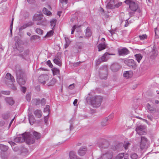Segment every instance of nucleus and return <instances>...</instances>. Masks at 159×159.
<instances>
[{"mask_svg":"<svg viewBox=\"0 0 159 159\" xmlns=\"http://www.w3.org/2000/svg\"><path fill=\"white\" fill-rule=\"evenodd\" d=\"M102 100L101 96H95L91 98L90 102L93 107H98L100 105Z\"/></svg>","mask_w":159,"mask_h":159,"instance_id":"nucleus-1","label":"nucleus"},{"mask_svg":"<svg viewBox=\"0 0 159 159\" xmlns=\"http://www.w3.org/2000/svg\"><path fill=\"white\" fill-rule=\"evenodd\" d=\"M17 82L20 85H23L25 84V81L24 78V74L20 70H17L16 72Z\"/></svg>","mask_w":159,"mask_h":159,"instance_id":"nucleus-2","label":"nucleus"},{"mask_svg":"<svg viewBox=\"0 0 159 159\" xmlns=\"http://www.w3.org/2000/svg\"><path fill=\"white\" fill-rule=\"evenodd\" d=\"M125 2L129 5L130 9L133 11H135L138 8V4L134 0H126Z\"/></svg>","mask_w":159,"mask_h":159,"instance_id":"nucleus-3","label":"nucleus"},{"mask_svg":"<svg viewBox=\"0 0 159 159\" xmlns=\"http://www.w3.org/2000/svg\"><path fill=\"white\" fill-rule=\"evenodd\" d=\"M24 137V141L28 144H32L35 141V139L33 138V136L30 135L28 133L25 134Z\"/></svg>","mask_w":159,"mask_h":159,"instance_id":"nucleus-4","label":"nucleus"},{"mask_svg":"<svg viewBox=\"0 0 159 159\" xmlns=\"http://www.w3.org/2000/svg\"><path fill=\"white\" fill-rule=\"evenodd\" d=\"M48 76L46 74L42 75L39 78V81L43 84H46V82L48 81Z\"/></svg>","mask_w":159,"mask_h":159,"instance_id":"nucleus-5","label":"nucleus"},{"mask_svg":"<svg viewBox=\"0 0 159 159\" xmlns=\"http://www.w3.org/2000/svg\"><path fill=\"white\" fill-rule=\"evenodd\" d=\"M145 127L143 125H139L138 126L136 129L137 133L139 135L144 134H146L145 131Z\"/></svg>","mask_w":159,"mask_h":159,"instance_id":"nucleus-6","label":"nucleus"},{"mask_svg":"<svg viewBox=\"0 0 159 159\" xmlns=\"http://www.w3.org/2000/svg\"><path fill=\"white\" fill-rule=\"evenodd\" d=\"M147 140L143 137H141V142L140 144V148L141 149L146 148L147 147Z\"/></svg>","mask_w":159,"mask_h":159,"instance_id":"nucleus-7","label":"nucleus"},{"mask_svg":"<svg viewBox=\"0 0 159 159\" xmlns=\"http://www.w3.org/2000/svg\"><path fill=\"white\" fill-rule=\"evenodd\" d=\"M125 64L128 66L131 67L133 68H135L136 65L133 59L126 60H125Z\"/></svg>","mask_w":159,"mask_h":159,"instance_id":"nucleus-8","label":"nucleus"},{"mask_svg":"<svg viewBox=\"0 0 159 159\" xmlns=\"http://www.w3.org/2000/svg\"><path fill=\"white\" fill-rule=\"evenodd\" d=\"M114 55V54H108L107 53H104L103 56L101 57L100 60L102 61H106L109 58V55Z\"/></svg>","mask_w":159,"mask_h":159,"instance_id":"nucleus-9","label":"nucleus"},{"mask_svg":"<svg viewBox=\"0 0 159 159\" xmlns=\"http://www.w3.org/2000/svg\"><path fill=\"white\" fill-rule=\"evenodd\" d=\"M133 72L131 70L125 71L123 73V76L126 79L131 78L133 75Z\"/></svg>","mask_w":159,"mask_h":159,"instance_id":"nucleus-10","label":"nucleus"},{"mask_svg":"<svg viewBox=\"0 0 159 159\" xmlns=\"http://www.w3.org/2000/svg\"><path fill=\"white\" fill-rule=\"evenodd\" d=\"M118 53L119 55H125L129 53V51L125 48H123L118 50Z\"/></svg>","mask_w":159,"mask_h":159,"instance_id":"nucleus-11","label":"nucleus"},{"mask_svg":"<svg viewBox=\"0 0 159 159\" xmlns=\"http://www.w3.org/2000/svg\"><path fill=\"white\" fill-rule=\"evenodd\" d=\"M24 134H23L22 135H21L20 137H17L15 138L14 139L15 142L17 143H20L24 141Z\"/></svg>","mask_w":159,"mask_h":159,"instance_id":"nucleus-12","label":"nucleus"},{"mask_svg":"<svg viewBox=\"0 0 159 159\" xmlns=\"http://www.w3.org/2000/svg\"><path fill=\"white\" fill-rule=\"evenodd\" d=\"M114 0H109L107 5V7L108 9H111L115 7Z\"/></svg>","mask_w":159,"mask_h":159,"instance_id":"nucleus-13","label":"nucleus"},{"mask_svg":"<svg viewBox=\"0 0 159 159\" xmlns=\"http://www.w3.org/2000/svg\"><path fill=\"white\" fill-rule=\"evenodd\" d=\"M86 151V148L85 147L80 148L78 151V154L80 156L84 155Z\"/></svg>","mask_w":159,"mask_h":159,"instance_id":"nucleus-14","label":"nucleus"},{"mask_svg":"<svg viewBox=\"0 0 159 159\" xmlns=\"http://www.w3.org/2000/svg\"><path fill=\"white\" fill-rule=\"evenodd\" d=\"M34 114L36 117L41 118L42 115V113L39 110H36L34 112Z\"/></svg>","mask_w":159,"mask_h":159,"instance_id":"nucleus-15","label":"nucleus"},{"mask_svg":"<svg viewBox=\"0 0 159 159\" xmlns=\"http://www.w3.org/2000/svg\"><path fill=\"white\" fill-rule=\"evenodd\" d=\"M98 51H100L103 50L105 49L106 48V45L105 43L99 44L98 46Z\"/></svg>","mask_w":159,"mask_h":159,"instance_id":"nucleus-16","label":"nucleus"},{"mask_svg":"<svg viewBox=\"0 0 159 159\" xmlns=\"http://www.w3.org/2000/svg\"><path fill=\"white\" fill-rule=\"evenodd\" d=\"M108 117H107L102 120L101 123V125L102 126H105L108 124V120H109Z\"/></svg>","mask_w":159,"mask_h":159,"instance_id":"nucleus-17","label":"nucleus"},{"mask_svg":"<svg viewBox=\"0 0 159 159\" xmlns=\"http://www.w3.org/2000/svg\"><path fill=\"white\" fill-rule=\"evenodd\" d=\"M146 107L148 110L151 113H153L156 111V108L152 106L149 103L147 104Z\"/></svg>","mask_w":159,"mask_h":159,"instance_id":"nucleus-18","label":"nucleus"},{"mask_svg":"<svg viewBox=\"0 0 159 159\" xmlns=\"http://www.w3.org/2000/svg\"><path fill=\"white\" fill-rule=\"evenodd\" d=\"M111 68L113 71L116 72L119 69V66L117 64H114L111 65Z\"/></svg>","mask_w":159,"mask_h":159,"instance_id":"nucleus-19","label":"nucleus"},{"mask_svg":"<svg viewBox=\"0 0 159 159\" xmlns=\"http://www.w3.org/2000/svg\"><path fill=\"white\" fill-rule=\"evenodd\" d=\"M6 78L7 80H11V81L12 82H15V80L13 76H12L11 74L9 73L7 74Z\"/></svg>","mask_w":159,"mask_h":159,"instance_id":"nucleus-20","label":"nucleus"},{"mask_svg":"<svg viewBox=\"0 0 159 159\" xmlns=\"http://www.w3.org/2000/svg\"><path fill=\"white\" fill-rule=\"evenodd\" d=\"M32 25L31 23H28L26 24H24L22 26H21L19 29V30L21 31L23 30L26 28L28 26H30Z\"/></svg>","mask_w":159,"mask_h":159,"instance_id":"nucleus-21","label":"nucleus"},{"mask_svg":"<svg viewBox=\"0 0 159 159\" xmlns=\"http://www.w3.org/2000/svg\"><path fill=\"white\" fill-rule=\"evenodd\" d=\"M33 136L37 139H39L41 136V134L39 133L34 131L33 133Z\"/></svg>","mask_w":159,"mask_h":159,"instance_id":"nucleus-22","label":"nucleus"},{"mask_svg":"<svg viewBox=\"0 0 159 159\" xmlns=\"http://www.w3.org/2000/svg\"><path fill=\"white\" fill-rule=\"evenodd\" d=\"M134 56L136 58V60L139 63L143 58L142 55L140 54H138L135 55Z\"/></svg>","mask_w":159,"mask_h":159,"instance_id":"nucleus-23","label":"nucleus"},{"mask_svg":"<svg viewBox=\"0 0 159 159\" xmlns=\"http://www.w3.org/2000/svg\"><path fill=\"white\" fill-rule=\"evenodd\" d=\"M5 100L7 103L10 105H13L14 103V101L11 98H6Z\"/></svg>","mask_w":159,"mask_h":159,"instance_id":"nucleus-24","label":"nucleus"},{"mask_svg":"<svg viewBox=\"0 0 159 159\" xmlns=\"http://www.w3.org/2000/svg\"><path fill=\"white\" fill-rule=\"evenodd\" d=\"M86 36L87 37H89L92 34L91 31L89 28L87 27L86 29L85 32Z\"/></svg>","mask_w":159,"mask_h":159,"instance_id":"nucleus-25","label":"nucleus"},{"mask_svg":"<svg viewBox=\"0 0 159 159\" xmlns=\"http://www.w3.org/2000/svg\"><path fill=\"white\" fill-rule=\"evenodd\" d=\"M69 156L70 159H77L76 156L73 152L71 151L70 152Z\"/></svg>","mask_w":159,"mask_h":159,"instance_id":"nucleus-26","label":"nucleus"},{"mask_svg":"<svg viewBox=\"0 0 159 159\" xmlns=\"http://www.w3.org/2000/svg\"><path fill=\"white\" fill-rule=\"evenodd\" d=\"M43 11L45 14L47 16H50L52 14L51 12L50 11H48L47 9L45 7H44L43 9Z\"/></svg>","mask_w":159,"mask_h":159,"instance_id":"nucleus-27","label":"nucleus"},{"mask_svg":"<svg viewBox=\"0 0 159 159\" xmlns=\"http://www.w3.org/2000/svg\"><path fill=\"white\" fill-rule=\"evenodd\" d=\"M56 21L57 20L56 19H53L50 21V25L52 29H53L55 25Z\"/></svg>","mask_w":159,"mask_h":159,"instance_id":"nucleus-28","label":"nucleus"},{"mask_svg":"<svg viewBox=\"0 0 159 159\" xmlns=\"http://www.w3.org/2000/svg\"><path fill=\"white\" fill-rule=\"evenodd\" d=\"M29 118L30 123L31 125V122L33 123L34 120V117L32 113L29 114Z\"/></svg>","mask_w":159,"mask_h":159,"instance_id":"nucleus-29","label":"nucleus"},{"mask_svg":"<svg viewBox=\"0 0 159 159\" xmlns=\"http://www.w3.org/2000/svg\"><path fill=\"white\" fill-rule=\"evenodd\" d=\"M66 43L65 44L64 47L65 48H67L70 43V41L67 38L65 37Z\"/></svg>","mask_w":159,"mask_h":159,"instance_id":"nucleus-30","label":"nucleus"},{"mask_svg":"<svg viewBox=\"0 0 159 159\" xmlns=\"http://www.w3.org/2000/svg\"><path fill=\"white\" fill-rule=\"evenodd\" d=\"M53 61L55 63L58 65V66H60L61 65V62L60 60L59 59H57V58H54L53 59Z\"/></svg>","mask_w":159,"mask_h":159,"instance_id":"nucleus-31","label":"nucleus"},{"mask_svg":"<svg viewBox=\"0 0 159 159\" xmlns=\"http://www.w3.org/2000/svg\"><path fill=\"white\" fill-rule=\"evenodd\" d=\"M53 75H55L59 74V70L57 68H54L52 70Z\"/></svg>","mask_w":159,"mask_h":159,"instance_id":"nucleus-32","label":"nucleus"},{"mask_svg":"<svg viewBox=\"0 0 159 159\" xmlns=\"http://www.w3.org/2000/svg\"><path fill=\"white\" fill-rule=\"evenodd\" d=\"M32 102L33 104L35 105H37L40 103V101L39 99H34L32 100Z\"/></svg>","mask_w":159,"mask_h":159,"instance_id":"nucleus-33","label":"nucleus"},{"mask_svg":"<svg viewBox=\"0 0 159 159\" xmlns=\"http://www.w3.org/2000/svg\"><path fill=\"white\" fill-rule=\"evenodd\" d=\"M49 105H47L44 110V112L46 113L47 116H48L49 114Z\"/></svg>","mask_w":159,"mask_h":159,"instance_id":"nucleus-34","label":"nucleus"},{"mask_svg":"<svg viewBox=\"0 0 159 159\" xmlns=\"http://www.w3.org/2000/svg\"><path fill=\"white\" fill-rule=\"evenodd\" d=\"M42 16L41 15H35L34 16V20H39L41 19Z\"/></svg>","mask_w":159,"mask_h":159,"instance_id":"nucleus-35","label":"nucleus"},{"mask_svg":"<svg viewBox=\"0 0 159 159\" xmlns=\"http://www.w3.org/2000/svg\"><path fill=\"white\" fill-rule=\"evenodd\" d=\"M54 31L53 30H51L48 32L46 35L45 36L46 37H49L52 36L53 34Z\"/></svg>","mask_w":159,"mask_h":159,"instance_id":"nucleus-36","label":"nucleus"},{"mask_svg":"<svg viewBox=\"0 0 159 159\" xmlns=\"http://www.w3.org/2000/svg\"><path fill=\"white\" fill-rule=\"evenodd\" d=\"M150 55L152 57L155 56L156 55V52L155 47H153L152 52L150 53Z\"/></svg>","mask_w":159,"mask_h":159,"instance_id":"nucleus-37","label":"nucleus"},{"mask_svg":"<svg viewBox=\"0 0 159 159\" xmlns=\"http://www.w3.org/2000/svg\"><path fill=\"white\" fill-rule=\"evenodd\" d=\"M124 156V153H120L116 156V159H122Z\"/></svg>","mask_w":159,"mask_h":159,"instance_id":"nucleus-38","label":"nucleus"},{"mask_svg":"<svg viewBox=\"0 0 159 159\" xmlns=\"http://www.w3.org/2000/svg\"><path fill=\"white\" fill-rule=\"evenodd\" d=\"M0 149L2 151H5L7 149V146L2 144H0Z\"/></svg>","mask_w":159,"mask_h":159,"instance_id":"nucleus-39","label":"nucleus"},{"mask_svg":"<svg viewBox=\"0 0 159 159\" xmlns=\"http://www.w3.org/2000/svg\"><path fill=\"white\" fill-rule=\"evenodd\" d=\"M56 82V80L55 79H52L50 83L47 84L48 86H51L54 84Z\"/></svg>","mask_w":159,"mask_h":159,"instance_id":"nucleus-40","label":"nucleus"},{"mask_svg":"<svg viewBox=\"0 0 159 159\" xmlns=\"http://www.w3.org/2000/svg\"><path fill=\"white\" fill-rule=\"evenodd\" d=\"M139 37L141 40H143L147 38V36L146 34H143L142 35H139Z\"/></svg>","mask_w":159,"mask_h":159,"instance_id":"nucleus-41","label":"nucleus"},{"mask_svg":"<svg viewBox=\"0 0 159 159\" xmlns=\"http://www.w3.org/2000/svg\"><path fill=\"white\" fill-rule=\"evenodd\" d=\"M36 32L38 34H42L43 33V31L40 29H37L36 30Z\"/></svg>","mask_w":159,"mask_h":159,"instance_id":"nucleus-42","label":"nucleus"},{"mask_svg":"<svg viewBox=\"0 0 159 159\" xmlns=\"http://www.w3.org/2000/svg\"><path fill=\"white\" fill-rule=\"evenodd\" d=\"M131 157L132 159H136L138 157V156L136 153H133L131 155Z\"/></svg>","mask_w":159,"mask_h":159,"instance_id":"nucleus-43","label":"nucleus"},{"mask_svg":"<svg viewBox=\"0 0 159 159\" xmlns=\"http://www.w3.org/2000/svg\"><path fill=\"white\" fill-rule=\"evenodd\" d=\"M39 38V36H37V35H33L30 38V40H36L38 39Z\"/></svg>","mask_w":159,"mask_h":159,"instance_id":"nucleus-44","label":"nucleus"},{"mask_svg":"<svg viewBox=\"0 0 159 159\" xmlns=\"http://www.w3.org/2000/svg\"><path fill=\"white\" fill-rule=\"evenodd\" d=\"M26 99L28 101H30L31 99V95L30 94H28L26 96Z\"/></svg>","mask_w":159,"mask_h":159,"instance_id":"nucleus-45","label":"nucleus"},{"mask_svg":"<svg viewBox=\"0 0 159 159\" xmlns=\"http://www.w3.org/2000/svg\"><path fill=\"white\" fill-rule=\"evenodd\" d=\"M60 1L63 4H66L68 2V0H60Z\"/></svg>","mask_w":159,"mask_h":159,"instance_id":"nucleus-46","label":"nucleus"},{"mask_svg":"<svg viewBox=\"0 0 159 159\" xmlns=\"http://www.w3.org/2000/svg\"><path fill=\"white\" fill-rule=\"evenodd\" d=\"M47 64L50 67H52V65L50 60H48L47 61Z\"/></svg>","mask_w":159,"mask_h":159,"instance_id":"nucleus-47","label":"nucleus"},{"mask_svg":"<svg viewBox=\"0 0 159 159\" xmlns=\"http://www.w3.org/2000/svg\"><path fill=\"white\" fill-rule=\"evenodd\" d=\"M130 145V144L129 143H127L125 144L124 146V147L125 148V149H128V146Z\"/></svg>","mask_w":159,"mask_h":159,"instance_id":"nucleus-48","label":"nucleus"},{"mask_svg":"<svg viewBox=\"0 0 159 159\" xmlns=\"http://www.w3.org/2000/svg\"><path fill=\"white\" fill-rule=\"evenodd\" d=\"M122 4V2H119L116 3V4H115V7H118L120 6H121Z\"/></svg>","mask_w":159,"mask_h":159,"instance_id":"nucleus-49","label":"nucleus"},{"mask_svg":"<svg viewBox=\"0 0 159 159\" xmlns=\"http://www.w3.org/2000/svg\"><path fill=\"white\" fill-rule=\"evenodd\" d=\"M76 25H74V26H73V27H72V30L71 31V34H73L74 32V31L75 30V29H76Z\"/></svg>","mask_w":159,"mask_h":159,"instance_id":"nucleus-50","label":"nucleus"},{"mask_svg":"<svg viewBox=\"0 0 159 159\" xmlns=\"http://www.w3.org/2000/svg\"><path fill=\"white\" fill-rule=\"evenodd\" d=\"M78 100L77 99H75L74 100L73 102V104L75 106H77V102Z\"/></svg>","mask_w":159,"mask_h":159,"instance_id":"nucleus-51","label":"nucleus"},{"mask_svg":"<svg viewBox=\"0 0 159 159\" xmlns=\"http://www.w3.org/2000/svg\"><path fill=\"white\" fill-rule=\"evenodd\" d=\"M13 24V22L11 21V23L10 27V30L11 33H12V26Z\"/></svg>","mask_w":159,"mask_h":159,"instance_id":"nucleus-52","label":"nucleus"},{"mask_svg":"<svg viewBox=\"0 0 159 159\" xmlns=\"http://www.w3.org/2000/svg\"><path fill=\"white\" fill-rule=\"evenodd\" d=\"M21 91L23 93H25L26 91V89L25 88L22 87L21 89Z\"/></svg>","mask_w":159,"mask_h":159,"instance_id":"nucleus-53","label":"nucleus"},{"mask_svg":"<svg viewBox=\"0 0 159 159\" xmlns=\"http://www.w3.org/2000/svg\"><path fill=\"white\" fill-rule=\"evenodd\" d=\"M27 1L30 4L33 3L35 2L34 0H27Z\"/></svg>","mask_w":159,"mask_h":159,"instance_id":"nucleus-54","label":"nucleus"},{"mask_svg":"<svg viewBox=\"0 0 159 159\" xmlns=\"http://www.w3.org/2000/svg\"><path fill=\"white\" fill-rule=\"evenodd\" d=\"M75 87V84H70L69 85V88L71 89H72L74 88Z\"/></svg>","mask_w":159,"mask_h":159,"instance_id":"nucleus-55","label":"nucleus"},{"mask_svg":"<svg viewBox=\"0 0 159 159\" xmlns=\"http://www.w3.org/2000/svg\"><path fill=\"white\" fill-rule=\"evenodd\" d=\"M60 54H58L56 57H55V58H57V59H59V60H60Z\"/></svg>","mask_w":159,"mask_h":159,"instance_id":"nucleus-56","label":"nucleus"},{"mask_svg":"<svg viewBox=\"0 0 159 159\" xmlns=\"http://www.w3.org/2000/svg\"><path fill=\"white\" fill-rule=\"evenodd\" d=\"M45 102V100L44 98H43L42 100H41V103H42V104H44Z\"/></svg>","mask_w":159,"mask_h":159,"instance_id":"nucleus-57","label":"nucleus"},{"mask_svg":"<svg viewBox=\"0 0 159 159\" xmlns=\"http://www.w3.org/2000/svg\"><path fill=\"white\" fill-rule=\"evenodd\" d=\"M154 103L156 104H159V101L157 100H155L154 101Z\"/></svg>","mask_w":159,"mask_h":159,"instance_id":"nucleus-58","label":"nucleus"},{"mask_svg":"<svg viewBox=\"0 0 159 159\" xmlns=\"http://www.w3.org/2000/svg\"><path fill=\"white\" fill-rule=\"evenodd\" d=\"M109 31L110 32V33L111 34V35H112L115 33V31L113 30H109Z\"/></svg>","mask_w":159,"mask_h":159,"instance_id":"nucleus-59","label":"nucleus"},{"mask_svg":"<svg viewBox=\"0 0 159 159\" xmlns=\"http://www.w3.org/2000/svg\"><path fill=\"white\" fill-rule=\"evenodd\" d=\"M3 93L4 94H5L8 95L10 93V92L9 91H8L7 92H3Z\"/></svg>","mask_w":159,"mask_h":159,"instance_id":"nucleus-60","label":"nucleus"},{"mask_svg":"<svg viewBox=\"0 0 159 159\" xmlns=\"http://www.w3.org/2000/svg\"><path fill=\"white\" fill-rule=\"evenodd\" d=\"M61 11H59L57 12V15L59 16V17L60 16L61 14Z\"/></svg>","mask_w":159,"mask_h":159,"instance_id":"nucleus-61","label":"nucleus"},{"mask_svg":"<svg viewBox=\"0 0 159 159\" xmlns=\"http://www.w3.org/2000/svg\"><path fill=\"white\" fill-rule=\"evenodd\" d=\"M101 77L102 79H106L107 78V75L106 74V75L104 77H102V75H101Z\"/></svg>","mask_w":159,"mask_h":159,"instance_id":"nucleus-62","label":"nucleus"},{"mask_svg":"<svg viewBox=\"0 0 159 159\" xmlns=\"http://www.w3.org/2000/svg\"><path fill=\"white\" fill-rule=\"evenodd\" d=\"M48 116H47V115H46L45 117L44 118V120L45 122H46V121H47L48 120V117H47Z\"/></svg>","mask_w":159,"mask_h":159,"instance_id":"nucleus-63","label":"nucleus"},{"mask_svg":"<svg viewBox=\"0 0 159 159\" xmlns=\"http://www.w3.org/2000/svg\"><path fill=\"white\" fill-rule=\"evenodd\" d=\"M76 36L77 38H82V37L81 36H79L78 34H76Z\"/></svg>","mask_w":159,"mask_h":159,"instance_id":"nucleus-64","label":"nucleus"}]
</instances>
